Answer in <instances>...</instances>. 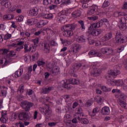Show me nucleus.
Listing matches in <instances>:
<instances>
[{
	"label": "nucleus",
	"mask_w": 127,
	"mask_h": 127,
	"mask_svg": "<svg viewBox=\"0 0 127 127\" xmlns=\"http://www.w3.org/2000/svg\"><path fill=\"white\" fill-rule=\"evenodd\" d=\"M77 27V25L75 23L67 24L62 27L63 34L64 36H72L74 33L73 30H75V28Z\"/></svg>",
	"instance_id": "nucleus-1"
},
{
	"label": "nucleus",
	"mask_w": 127,
	"mask_h": 127,
	"mask_svg": "<svg viewBox=\"0 0 127 127\" xmlns=\"http://www.w3.org/2000/svg\"><path fill=\"white\" fill-rule=\"evenodd\" d=\"M92 70L91 71V75L94 77L100 76L102 73V69L100 68V64L98 63H93L91 65Z\"/></svg>",
	"instance_id": "nucleus-2"
},
{
	"label": "nucleus",
	"mask_w": 127,
	"mask_h": 127,
	"mask_svg": "<svg viewBox=\"0 0 127 127\" xmlns=\"http://www.w3.org/2000/svg\"><path fill=\"white\" fill-rule=\"evenodd\" d=\"M115 98L119 99V103L120 106L124 109H127V105L125 101V96H124V94L120 92V93L115 94Z\"/></svg>",
	"instance_id": "nucleus-3"
},
{
	"label": "nucleus",
	"mask_w": 127,
	"mask_h": 127,
	"mask_svg": "<svg viewBox=\"0 0 127 127\" xmlns=\"http://www.w3.org/2000/svg\"><path fill=\"white\" fill-rule=\"evenodd\" d=\"M20 105L25 112H29L30 108L34 106L32 103L28 102L27 101H23L21 102Z\"/></svg>",
	"instance_id": "nucleus-4"
},
{
	"label": "nucleus",
	"mask_w": 127,
	"mask_h": 127,
	"mask_svg": "<svg viewBox=\"0 0 127 127\" xmlns=\"http://www.w3.org/2000/svg\"><path fill=\"white\" fill-rule=\"evenodd\" d=\"M116 40L118 43H124L127 42V36L122 35L120 31H117L116 36Z\"/></svg>",
	"instance_id": "nucleus-5"
},
{
	"label": "nucleus",
	"mask_w": 127,
	"mask_h": 127,
	"mask_svg": "<svg viewBox=\"0 0 127 127\" xmlns=\"http://www.w3.org/2000/svg\"><path fill=\"white\" fill-rule=\"evenodd\" d=\"M48 70L53 76H57L60 74V67L58 66H54L52 68L48 66Z\"/></svg>",
	"instance_id": "nucleus-6"
},
{
	"label": "nucleus",
	"mask_w": 127,
	"mask_h": 127,
	"mask_svg": "<svg viewBox=\"0 0 127 127\" xmlns=\"http://www.w3.org/2000/svg\"><path fill=\"white\" fill-rule=\"evenodd\" d=\"M80 49L81 45L79 44H74L70 48V50L68 51V53H70V54H75V53H77Z\"/></svg>",
	"instance_id": "nucleus-7"
},
{
	"label": "nucleus",
	"mask_w": 127,
	"mask_h": 127,
	"mask_svg": "<svg viewBox=\"0 0 127 127\" xmlns=\"http://www.w3.org/2000/svg\"><path fill=\"white\" fill-rule=\"evenodd\" d=\"M15 55H16V54H15V53H14V51H10L9 53L7 54V60L5 61L3 66H6V65L8 64V63L11 62V61H12V59H11V57H13V56H15Z\"/></svg>",
	"instance_id": "nucleus-8"
},
{
	"label": "nucleus",
	"mask_w": 127,
	"mask_h": 127,
	"mask_svg": "<svg viewBox=\"0 0 127 127\" xmlns=\"http://www.w3.org/2000/svg\"><path fill=\"white\" fill-rule=\"evenodd\" d=\"M101 51L103 54H106V55H112L114 53L113 49L107 47L102 48Z\"/></svg>",
	"instance_id": "nucleus-9"
},
{
	"label": "nucleus",
	"mask_w": 127,
	"mask_h": 127,
	"mask_svg": "<svg viewBox=\"0 0 127 127\" xmlns=\"http://www.w3.org/2000/svg\"><path fill=\"white\" fill-rule=\"evenodd\" d=\"M18 118L20 121H23V120H28L29 115H28V114L25 112H22L19 113Z\"/></svg>",
	"instance_id": "nucleus-10"
},
{
	"label": "nucleus",
	"mask_w": 127,
	"mask_h": 127,
	"mask_svg": "<svg viewBox=\"0 0 127 127\" xmlns=\"http://www.w3.org/2000/svg\"><path fill=\"white\" fill-rule=\"evenodd\" d=\"M90 26L88 28V31H92V30H94L95 28H99L101 26V24L100 22H98V23H94L92 24L90 23H88Z\"/></svg>",
	"instance_id": "nucleus-11"
},
{
	"label": "nucleus",
	"mask_w": 127,
	"mask_h": 127,
	"mask_svg": "<svg viewBox=\"0 0 127 127\" xmlns=\"http://www.w3.org/2000/svg\"><path fill=\"white\" fill-rule=\"evenodd\" d=\"M120 74H121V71L119 69L116 70V71L111 70L108 71V77L109 78H111L112 76L115 77V76H118Z\"/></svg>",
	"instance_id": "nucleus-12"
},
{
	"label": "nucleus",
	"mask_w": 127,
	"mask_h": 127,
	"mask_svg": "<svg viewBox=\"0 0 127 127\" xmlns=\"http://www.w3.org/2000/svg\"><path fill=\"white\" fill-rule=\"evenodd\" d=\"M97 10H98V6L93 5L90 7L89 10L88 11L87 14L88 15H92V14H94Z\"/></svg>",
	"instance_id": "nucleus-13"
},
{
	"label": "nucleus",
	"mask_w": 127,
	"mask_h": 127,
	"mask_svg": "<svg viewBox=\"0 0 127 127\" xmlns=\"http://www.w3.org/2000/svg\"><path fill=\"white\" fill-rule=\"evenodd\" d=\"M89 32L90 33L91 35H92V36H98V35L101 34V33L103 32V30H92V31H89Z\"/></svg>",
	"instance_id": "nucleus-14"
},
{
	"label": "nucleus",
	"mask_w": 127,
	"mask_h": 127,
	"mask_svg": "<svg viewBox=\"0 0 127 127\" xmlns=\"http://www.w3.org/2000/svg\"><path fill=\"white\" fill-rule=\"evenodd\" d=\"M101 113L102 115H103V116L109 115L110 113H111V111L110 110V107L108 106L104 107L102 109Z\"/></svg>",
	"instance_id": "nucleus-15"
},
{
	"label": "nucleus",
	"mask_w": 127,
	"mask_h": 127,
	"mask_svg": "<svg viewBox=\"0 0 127 127\" xmlns=\"http://www.w3.org/2000/svg\"><path fill=\"white\" fill-rule=\"evenodd\" d=\"M47 109L45 112V115L46 119H49V118H51V116H52V111L49 109V106H47Z\"/></svg>",
	"instance_id": "nucleus-16"
},
{
	"label": "nucleus",
	"mask_w": 127,
	"mask_h": 127,
	"mask_svg": "<svg viewBox=\"0 0 127 127\" xmlns=\"http://www.w3.org/2000/svg\"><path fill=\"white\" fill-rule=\"evenodd\" d=\"M38 11L39 9L38 8L35 7L34 8L29 11V14L31 15V16H36V15L38 14Z\"/></svg>",
	"instance_id": "nucleus-17"
},
{
	"label": "nucleus",
	"mask_w": 127,
	"mask_h": 127,
	"mask_svg": "<svg viewBox=\"0 0 127 127\" xmlns=\"http://www.w3.org/2000/svg\"><path fill=\"white\" fill-rule=\"evenodd\" d=\"M82 66L81 64H74L72 68H71V72H73V73H75V72H77L79 69H80V67Z\"/></svg>",
	"instance_id": "nucleus-18"
},
{
	"label": "nucleus",
	"mask_w": 127,
	"mask_h": 127,
	"mask_svg": "<svg viewBox=\"0 0 127 127\" xmlns=\"http://www.w3.org/2000/svg\"><path fill=\"white\" fill-rule=\"evenodd\" d=\"M41 17L45 18V19H52L53 18V14L52 13H42L41 14Z\"/></svg>",
	"instance_id": "nucleus-19"
},
{
	"label": "nucleus",
	"mask_w": 127,
	"mask_h": 127,
	"mask_svg": "<svg viewBox=\"0 0 127 127\" xmlns=\"http://www.w3.org/2000/svg\"><path fill=\"white\" fill-rule=\"evenodd\" d=\"M113 36V34L112 32H109L108 34H106L105 36L102 38L103 41H107L111 39Z\"/></svg>",
	"instance_id": "nucleus-20"
},
{
	"label": "nucleus",
	"mask_w": 127,
	"mask_h": 127,
	"mask_svg": "<svg viewBox=\"0 0 127 127\" xmlns=\"http://www.w3.org/2000/svg\"><path fill=\"white\" fill-rule=\"evenodd\" d=\"M82 12L80 10H76L73 11L71 15L73 16V17H74L75 18H77V17H79V16H81Z\"/></svg>",
	"instance_id": "nucleus-21"
},
{
	"label": "nucleus",
	"mask_w": 127,
	"mask_h": 127,
	"mask_svg": "<svg viewBox=\"0 0 127 127\" xmlns=\"http://www.w3.org/2000/svg\"><path fill=\"white\" fill-rule=\"evenodd\" d=\"M89 55H94V56H96L97 57H101L102 56V54L97 52L96 50H91L88 53Z\"/></svg>",
	"instance_id": "nucleus-22"
},
{
	"label": "nucleus",
	"mask_w": 127,
	"mask_h": 127,
	"mask_svg": "<svg viewBox=\"0 0 127 127\" xmlns=\"http://www.w3.org/2000/svg\"><path fill=\"white\" fill-rule=\"evenodd\" d=\"M94 100L97 103H98V104L99 105H102L103 101H104V97L98 96L95 97Z\"/></svg>",
	"instance_id": "nucleus-23"
},
{
	"label": "nucleus",
	"mask_w": 127,
	"mask_h": 127,
	"mask_svg": "<svg viewBox=\"0 0 127 127\" xmlns=\"http://www.w3.org/2000/svg\"><path fill=\"white\" fill-rule=\"evenodd\" d=\"M14 17V15L12 14H9L7 15H4L2 16L3 19L4 20H9L10 19H12Z\"/></svg>",
	"instance_id": "nucleus-24"
},
{
	"label": "nucleus",
	"mask_w": 127,
	"mask_h": 127,
	"mask_svg": "<svg viewBox=\"0 0 127 127\" xmlns=\"http://www.w3.org/2000/svg\"><path fill=\"white\" fill-rule=\"evenodd\" d=\"M37 22V19L32 18L27 20V23L28 25H33Z\"/></svg>",
	"instance_id": "nucleus-25"
},
{
	"label": "nucleus",
	"mask_w": 127,
	"mask_h": 127,
	"mask_svg": "<svg viewBox=\"0 0 127 127\" xmlns=\"http://www.w3.org/2000/svg\"><path fill=\"white\" fill-rule=\"evenodd\" d=\"M125 85V82L123 79L115 80V86L122 87Z\"/></svg>",
	"instance_id": "nucleus-26"
},
{
	"label": "nucleus",
	"mask_w": 127,
	"mask_h": 127,
	"mask_svg": "<svg viewBox=\"0 0 127 127\" xmlns=\"http://www.w3.org/2000/svg\"><path fill=\"white\" fill-rule=\"evenodd\" d=\"M44 51L45 53H49V51L50 50V47L49 46V44L47 43H44Z\"/></svg>",
	"instance_id": "nucleus-27"
},
{
	"label": "nucleus",
	"mask_w": 127,
	"mask_h": 127,
	"mask_svg": "<svg viewBox=\"0 0 127 127\" xmlns=\"http://www.w3.org/2000/svg\"><path fill=\"white\" fill-rule=\"evenodd\" d=\"M76 41L79 43H83L86 41V38L83 35L80 36L76 39Z\"/></svg>",
	"instance_id": "nucleus-28"
},
{
	"label": "nucleus",
	"mask_w": 127,
	"mask_h": 127,
	"mask_svg": "<svg viewBox=\"0 0 127 127\" xmlns=\"http://www.w3.org/2000/svg\"><path fill=\"white\" fill-rule=\"evenodd\" d=\"M100 89H101L103 92H111V91H112V88L107 87V86L104 85H101Z\"/></svg>",
	"instance_id": "nucleus-29"
},
{
	"label": "nucleus",
	"mask_w": 127,
	"mask_h": 127,
	"mask_svg": "<svg viewBox=\"0 0 127 127\" xmlns=\"http://www.w3.org/2000/svg\"><path fill=\"white\" fill-rule=\"evenodd\" d=\"M50 91H52V87H51L43 88L42 89V93L43 94H47V93H49V92H50Z\"/></svg>",
	"instance_id": "nucleus-30"
},
{
	"label": "nucleus",
	"mask_w": 127,
	"mask_h": 127,
	"mask_svg": "<svg viewBox=\"0 0 127 127\" xmlns=\"http://www.w3.org/2000/svg\"><path fill=\"white\" fill-rule=\"evenodd\" d=\"M23 73V69H20L19 71L17 70L15 72V78H18V77H20L21 75H22V73Z\"/></svg>",
	"instance_id": "nucleus-31"
},
{
	"label": "nucleus",
	"mask_w": 127,
	"mask_h": 127,
	"mask_svg": "<svg viewBox=\"0 0 127 127\" xmlns=\"http://www.w3.org/2000/svg\"><path fill=\"white\" fill-rule=\"evenodd\" d=\"M119 28L121 30L125 31L127 30V23H121L119 25Z\"/></svg>",
	"instance_id": "nucleus-32"
},
{
	"label": "nucleus",
	"mask_w": 127,
	"mask_h": 127,
	"mask_svg": "<svg viewBox=\"0 0 127 127\" xmlns=\"http://www.w3.org/2000/svg\"><path fill=\"white\" fill-rule=\"evenodd\" d=\"M70 83L72 84V85H76V84H79L80 81L75 79V78H71L69 79Z\"/></svg>",
	"instance_id": "nucleus-33"
},
{
	"label": "nucleus",
	"mask_w": 127,
	"mask_h": 127,
	"mask_svg": "<svg viewBox=\"0 0 127 127\" xmlns=\"http://www.w3.org/2000/svg\"><path fill=\"white\" fill-rule=\"evenodd\" d=\"M39 58V54L38 52H36L33 55L32 57V59L33 61H35V60H37Z\"/></svg>",
	"instance_id": "nucleus-34"
},
{
	"label": "nucleus",
	"mask_w": 127,
	"mask_h": 127,
	"mask_svg": "<svg viewBox=\"0 0 127 127\" xmlns=\"http://www.w3.org/2000/svg\"><path fill=\"white\" fill-rule=\"evenodd\" d=\"M61 40L62 41V44H65V45H70L72 43V41L70 40H62V39H61Z\"/></svg>",
	"instance_id": "nucleus-35"
},
{
	"label": "nucleus",
	"mask_w": 127,
	"mask_h": 127,
	"mask_svg": "<svg viewBox=\"0 0 127 127\" xmlns=\"http://www.w3.org/2000/svg\"><path fill=\"white\" fill-rule=\"evenodd\" d=\"M52 2H53L52 0H43V4H44V5H49L51 4Z\"/></svg>",
	"instance_id": "nucleus-36"
},
{
	"label": "nucleus",
	"mask_w": 127,
	"mask_h": 127,
	"mask_svg": "<svg viewBox=\"0 0 127 127\" xmlns=\"http://www.w3.org/2000/svg\"><path fill=\"white\" fill-rule=\"evenodd\" d=\"M106 23H109V21L107 19H103L99 21V24L101 26L103 25V24H106Z\"/></svg>",
	"instance_id": "nucleus-37"
},
{
	"label": "nucleus",
	"mask_w": 127,
	"mask_h": 127,
	"mask_svg": "<svg viewBox=\"0 0 127 127\" xmlns=\"http://www.w3.org/2000/svg\"><path fill=\"white\" fill-rule=\"evenodd\" d=\"M46 24H47V22H45L43 20L41 21L38 24V27H39L40 28L41 27H43V26H44V25H46Z\"/></svg>",
	"instance_id": "nucleus-38"
},
{
	"label": "nucleus",
	"mask_w": 127,
	"mask_h": 127,
	"mask_svg": "<svg viewBox=\"0 0 127 127\" xmlns=\"http://www.w3.org/2000/svg\"><path fill=\"white\" fill-rule=\"evenodd\" d=\"M78 23L81 25V27L82 29L85 30L86 29V27L85 26V24L84 23V21L83 20H79L78 21Z\"/></svg>",
	"instance_id": "nucleus-39"
},
{
	"label": "nucleus",
	"mask_w": 127,
	"mask_h": 127,
	"mask_svg": "<svg viewBox=\"0 0 127 127\" xmlns=\"http://www.w3.org/2000/svg\"><path fill=\"white\" fill-rule=\"evenodd\" d=\"M17 118V115L16 113H13L12 114L11 118H10V121L13 122L16 120Z\"/></svg>",
	"instance_id": "nucleus-40"
},
{
	"label": "nucleus",
	"mask_w": 127,
	"mask_h": 127,
	"mask_svg": "<svg viewBox=\"0 0 127 127\" xmlns=\"http://www.w3.org/2000/svg\"><path fill=\"white\" fill-rule=\"evenodd\" d=\"M115 16H123L125 15V13L124 12H116L114 13Z\"/></svg>",
	"instance_id": "nucleus-41"
},
{
	"label": "nucleus",
	"mask_w": 127,
	"mask_h": 127,
	"mask_svg": "<svg viewBox=\"0 0 127 127\" xmlns=\"http://www.w3.org/2000/svg\"><path fill=\"white\" fill-rule=\"evenodd\" d=\"M107 84L110 86H115L116 85V80H108L107 81Z\"/></svg>",
	"instance_id": "nucleus-42"
},
{
	"label": "nucleus",
	"mask_w": 127,
	"mask_h": 127,
	"mask_svg": "<svg viewBox=\"0 0 127 127\" xmlns=\"http://www.w3.org/2000/svg\"><path fill=\"white\" fill-rule=\"evenodd\" d=\"M24 90V85L23 84H21L18 89V91L21 93V94H22L23 93V91Z\"/></svg>",
	"instance_id": "nucleus-43"
},
{
	"label": "nucleus",
	"mask_w": 127,
	"mask_h": 127,
	"mask_svg": "<svg viewBox=\"0 0 127 127\" xmlns=\"http://www.w3.org/2000/svg\"><path fill=\"white\" fill-rule=\"evenodd\" d=\"M2 89H1V93L2 94V96H6V90H7V89L6 88V87H2Z\"/></svg>",
	"instance_id": "nucleus-44"
},
{
	"label": "nucleus",
	"mask_w": 127,
	"mask_h": 127,
	"mask_svg": "<svg viewBox=\"0 0 127 127\" xmlns=\"http://www.w3.org/2000/svg\"><path fill=\"white\" fill-rule=\"evenodd\" d=\"M79 121L81 124H83V125H87V124H89V120L86 118H83Z\"/></svg>",
	"instance_id": "nucleus-45"
},
{
	"label": "nucleus",
	"mask_w": 127,
	"mask_h": 127,
	"mask_svg": "<svg viewBox=\"0 0 127 127\" xmlns=\"http://www.w3.org/2000/svg\"><path fill=\"white\" fill-rule=\"evenodd\" d=\"M99 17L98 16H92L91 17H88V19L91 20L92 21H95V20H97L98 19Z\"/></svg>",
	"instance_id": "nucleus-46"
},
{
	"label": "nucleus",
	"mask_w": 127,
	"mask_h": 127,
	"mask_svg": "<svg viewBox=\"0 0 127 127\" xmlns=\"http://www.w3.org/2000/svg\"><path fill=\"white\" fill-rule=\"evenodd\" d=\"M11 37V34L7 33L4 36L3 39L4 40H8V39H9Z\"/></svg>",
	"instance_id": "nucleus-47"
},
{
	"label": "nucleus",
	"mask_w": 127,
	"mask_h": 127,
	"mask_svg": "<svg viewBox=\"0 0 127 127\" xmlns=\"http://www.w3.org/2000/svg\"><path fill=\"white\" fill-rule=\"evenodd\" d=\"M77 120H78V121H80V120H82L83 119V117L85 116L83 113H78L77 114Z\"/></svg>",
	"instance_id": "nucleus-48"
},
{
	"label": "nucleus",
	"mask_w": 127,
	"mask_h": 127,
	"mask_svg": "<svg viewBox=\"0 0 127 127\" xmlns=\"http://www.w3.org/2000/svg\"><path fill=\"white\" fill-rule=\"evenodd\" d=\"M109 4H110V3L108 2V0H105L102 5L103 8H105V7H108L109 6Z\"/></svg>",
	"instance_id": "nucleus-49"
},
{
	"label": "nucleus",
	"mask_w": 127,
	"mask_h": 127,
	"mask_svg": "<svg viewBox=\"0 0 127 127\" xmlns=\"http://www.w3.org/2000/svg\"><path fill=\"white\" fill-rule=\"evenodd\" d=\"M32 42L34 43V45L36 46L37 44H38V42H39V38H36L32 40Z\"/></svg>",
	"instance_id": "nucleus-50"
},
{
	"label": "nucleus",
	"mask_w": 127,
	"mask_h": 127,
	"mask_svg": "<svg viewBox=\"0 0 127 127\" xmlns=\"http://www.w3.org/2000/svg\"><path fill=\"white\" fill-rule=\"evenodd\" d=\"M99 112H100V108L96 107L94 108L92 111V114H94V115H96V114H97V113H99Z\"/></svg>",
	"instance_id": "nucleus-51"
},
{
	"label": "nucleus",
	"mask_w": 127,
	"mask_h": 127,
	"mask_svg": "<svg viewBox=\"0 0 127 127\" xmlns=\"http://www.w3.org/2000/svg\"><path fill=\"white\" fill-rule=\"evenodd\" d=\"M112 93L113 94L116 93L115 95H117V94H120L121 93V90L119 89H113L112 90Z\"/></svg>",
	"instance_id": "nucleus-52"
},
{
	"label": "nucleus",
	"mask_w": 127,
	"mask_h": 127,
	"mask_svg": "<svg viewBox=\"0 0 127 127\" xmlns=\"http://www.w3.org/2000/svg\"><path fill=\"white\" fill-rule=\"evenodd\" d=\"M4 6L6 7V8H10L11 7V2H6V4L4 5Z\"/></svg>",
	"instance_id": "nucleus-53"
},
{
	"label": "nucleus",
	"mask_w": 127,
	"mask_h": 127,
	"mask_svg": "<svg viewBox=\"0 0 127 127\" xmlns=\"http://www.w3.org/2000/svg\"><path fill=\"white\" fill-rule=\"evenodd\" d=\"M64 88L67 89V90H71L72 89V86L70 85V84L66 83L64 85Z\"/></svg>",
	"instance_id": "nucleus-54"
},
{
	"label": "nucleus",
	"mask_w": 127,
	"mask_h": 127,
	"mask_svg": "<svg viewBox=\"0 0 127 127\" xmlns=\"http://www.w3.org/2000/svg\"><path fill=\"white\" fill-rule=\"evenodd\" d=\"M17 21L20 22L23 20V16H18L16 17Z\"/></svg>",
	"instance_id": "nucleus-55"
},
{
	"label": "nucleus",
	"mask_w": 127,
	"mask_h": 127,
	"mask_svg": "<svg viewBox=\"0 0 127 127\" xmlns=\"http://www.w3.org/2000/svg\"><path fill=\"white\" fill-rule=\"evenodd\" d=\"M6 117H1L0 118V121L3 123V124H6V121H7V119L6 118Z\"/></svg>",
	"instance_id": "nucleus-56"
},
{
	"label": "nucleus",
	"mask_w": 127,
	"mask_h": 127,
	"mask_svg": "<svg viewBox=\"0 0 127 127\" xmlns=\"http://www.w3.org/2000/svg\"><path fill=\"white\" fill-rule=\"evenodd\" d=\"M50 44L52 46H56V45H57V43H56L55 40H53L50 42Z\"/></svg>",
	"instance_id": "nucleus-57"
},
{
	"label": "nucleus",
	"mask_w": 127,
	"mask_h": 127,
	"mask_svg": "<svg viewBox=\"0 0 127 127\" xmlns=\"http://www.w3.org/2000/svg\"><path fill=\"white\" fill-rule=\"evenodd\" d=\"M43 65H45V62L43 61H38V66H42Z\"/></svg>",
	"instance_id": "nucleus-58"
},
{
	"label": "nucleus",
	"mask_w": 127,
	"mask_h": 127,
	"mask_svg": "<svg viewBox=\"0 0 127 127\" xmlns=\"http://www.w3.org/2000/svg\"><path fill=\"white\" fill-rule=\"evenodd\" d=\"M71 2V0H64L62 4H65L66 5V4H70Z\"/></svg>",
	"instance_id": "nucleus-59"
},
{
	"label": "nucleus",
	"mask_w": 127,
	"mask_h": 127,
	"mask_svg": "<svg viewBox=\"0 0 127 127\" xmlns=\"http://www.w3.org/2000/svg\"><path fill=\"white\" fill-rule=\"evenodd\" d=\"M21 79H22V81H23L24 80H28V79H29V76L27 77V74H25L24 75H23Z\"/></svg>",
	"instance_id": "nucleus-60"
},
{
	"label": "nucleus",
	"mask_w": 127,
	"mask_h": 127,
	"mask_svg": "<svg viewBox=\"0 0 127 127\" xmlns=\"http://www.w3.org/2000/svg\"><path fill=\"white\" fill-rule=\"evenodd\" d=\"M7 115V112L6 111H3L1 112V117H5L6 118V116Z\"/></svg>",
	"instance_id": "nucleus-61"
},
{
	"label": "nucleus",
	"mask_w": 127,
	"mask_h": 127,
	"mask_svg": "<svg viewBox=\"0 0 127 127\" xmlns=\"http://www.w3.org/2000/svg\"><path fill=\"white\" fill-rule=\"evenodd\" d=\"M85 106L87 108H89V107H91V106H92V103H91V101L88 100L85 104Z\"/></svg>",
	"instance_id": "nucleus-62"
},
{
	"label": "nucleus",
	"mask_w": 127,
	"mask_h": 127,
	"mask_svg": "<svg viewBox=\"0 0 127 127\" xmlns=\"http://www.w3.org/2000/svg\"><path fill=\"white\" fill-rule=\"evenodd\" d=\"M17 100L18 101H22L23 100V96L22 95H19L17 96Z\"/></svg>",
	"instance_id": "nucleus-63"
},
{
	"label": "nucleus",
	"mask_w": 127,
	"mask_h": 127,
	"mask_svg": "<svg viewBox=\"0 0 127 127\" xmlns=\"http://www.w3.org/2000/svg\"><path fill=\"white\" fill-rule=\"evenodd\" d=\"M123 9H127V2H125L122 6Z\"/></svg>",
	"instance_id": "nucleus-64"
}]
</instances>
